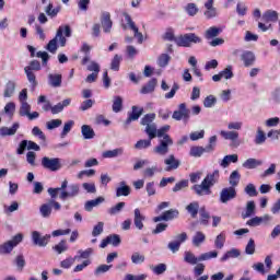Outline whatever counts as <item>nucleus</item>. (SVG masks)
<instances>
[{
    "mask_svg": "<svg viewBox=\"0 0 280 280\" xmlns=\"http://www.w3.org/2000/svg\"><path fill=\"white\" fill-rule=\"evenodd\" d=\"M47 192L50 198H59L60 200H69V198H75L80 195V185L71 184L69 180L63 179L61 186L57 188H48Z\"/></svg>",
    "mask_w": 280,
    "mask_h": 280,
    "instance_id": "1",
    "label": "nucleus"
},
{
    "mask_svg": "<svg viewBox=\"0 0 280 280\" xmlns=\"http://www.w3.org/2000/svg\"><path fill=\"white\" fill-rule=\"evenodd\" d=\"M220 180V171L215 170L212 173H209L201 184H196L191 187L192 191L197 196H211V188L213 185H218Z\"/></svg>",
    "mask_w": 280,
    "mask_h": 280,
    "instance_id": "2",
    "label": "nucleus"
},
{
    "mask_svg": "<svg viewBox=\"0 0 280 280\" xmlns=\"http://www.w3.org/2000/svg\"><path fill=\"white\" fill-rule=\"evenodd\" d=\"M242 126H244L242 121H230L228 124L230 131L221 130L220 135L225 141H231L233 148H237L240 147V142L237 141L240 139V132L237 130H242Z\"/></svg>",
    "mask_w": 280,
    "mask_h": 280,
    "instance_id": "3",
    "label": "nucleus"
},
{
    "mask_svg": "<svg viewBox=\"0 0 280 280\" xmlns=\"http://www.w3.org/2000/svg\"><path fill=\"white\" fill-rule=\"evenodd\" d=\"M191 43H194L195 45H198L199 43H202V38L196 35V33H188V34L179 35L175 39V44L178 47H191Z\"/></svg>",
    "mask_w": 280,
    "mask_h": 280,
    "instance_id": "4",
    "label": "nucleus"
},
{
    "mask_svg": "<svg viewBox=\"0 0 280 280\" xmlns=\"http://www.w3.org/2000/svg\"><path fill=\"white\" fill-rule=\"evenodd\" d=\"M23 242V234L19 233L13 236L10 241L4 242L0 245V255H10L14 250L15 246H19Z\"/></svg>",
    "mask_w": 280,
    "mask_h": 280,
    "instance_id": "5",
    "label": "nucleus"
},
{
    "mask_svg": "<svg viewBox=\"0 0 280 280\" xmlns=\"http://www.w3.org/2000/svg\"><path fill=\"white\" fill-rule=\"evenodd\" d=\"M171 145H174V140L170 136H164V139L160 140V145L155 147L153 152L160 156H165L170 152Z\"/></svg>",
    "mask_w": 280,
    "mask_h": 280,
    "instance_id": "6",
    "label": "nucleus"
},
{
    "mask_svg": "<svg viewBox=\"0 0 280 280\" xmlns=\"http://www.w3.org/2000/svg\"><path fill=\"white\" fill-rule=\"evenodd\" d=\"M58 40L61 47L67 45V37L61 36V31H57L56 36L47 44L46 49L50 54H56L58 51Z\"/></svg>",
    "mask_w": 280,
    "mask_h": 280,
    "instance_id": "7",
    "label": "nucleus"
},
{
    "mask_svg": "<svg viewBox=\"0 0 280 280\" xmlns=\"http://www.w3.org/2000/svg\"><path fill=\"white\" fill-rule=\"evenodd\" d=\"M42 166L44 170H49V172H58L62 167V164L58 158L44 156L42 159Z\"/></svg>",
    "mask_w": 280,
    "mask_h": 280,
    "instance_id": "8",
    "label": "nucleus"
},
{
    "mask_svg": "<svg viewBox=\"0 0 280 280\" xmlns=\"http://www.w3.org/2000/svg\"><path fill=\"white\" fill-rule=\"evenodd\" d=\"M31 237H32L33 244L42 248H45V246H47L49 244V241L51 240L50 234H46L42 236L40 232L38 231H33L31 233Z\"/></svg>",
    "mask_w": 280,
    "mask_h": 280,
    "instance_id": "9",
    "label": "nucleus"
},
{
    "mask_svg": "<svg viewBox=\"0 0 280 280\" xmlns=\"http://www.w3.org/2000/svg\"><path fill=\"white\" fill-rule=\"evenodd\" d=\"M234 198H237V190L233 186L223 188L220 192V202L222 205H226L230 200H234Z\"/></svg>",
    "mask_w": 280,
    "mask_h": 280,
    "instance_id": "10",
    "label": "nucleus"
},
{
    "mask_svg": "<svg viewBox=\"0 0 280 280\" xmlns=\"http://www.w3.org/2000/svg\"><path fill=\"white\" fill-rule=\"evenodd\" d=\"M141 115H143V107L132 106L128 118L124 121L125 128H128V126H130L132 121L139 120V117H141Z\"/></svg>",
    "mask_w": 280,
    "mask_h": 280,
    "instance_id": "11",
    "label": "nucleus"
},
{
    "mask_svg": "<svg viewBox=\"0 0 280 280\" xmlns=\"http://www.w3.org/2000/svg\"><path fill=\"white\" fill-rule=\"evenodd\" d=\"M177 209H170L164 211L161 215L154 217L153 222H170V220H174V218H178Z\"/></svg>",
    "mask_w": 280,
    "mask_h": 280,
    "instance_id": "12",
    "label": "nucleus"
},
{
    "mask_svg": "<svg viewBox=\"0 0 280 280\" xmlns=\"http://www.w3.org/2000/svg\"><path fill=\"white\" fill-rule=\"evenodd\" d=\"M175 121H180L182 119H189V109L187 104L182 103L178 105V110H175L172 116Z\"/></svg>",
    "mask_w": 280,
    "mask_h": 280,
    "instance_id": "13",
    "label": "nucleus"
},
{
    "mask_svg": "<svg viewBox=\"0 0 280 280\" xmlns=\"http://www.w3.org/2000/svg\"><path fill=\"white\" fill-rule=\"evenodd\" d=\"M164 165L165 172H172L174 170H178L182 165L180 160L176 159L174 154H170L165 160H164Z\"/></svg>",
    "mask_w": 280,
    "mask_h": 280,
    "instance_id": "14",
    "label": "nucleus"
},
{
    "mask_svg": "<svg viewBox=\"0 0 280 280\" xmlns=\"http://www.w3.org/2000/svg\"><path fill=\"white\" fill-rule=\"evenodd\" d=\"M205 152H213V145L208 144L206 148L203 147H191L189 151V155L192 156L194 159H200Z\"/></svg>",
    "mask_w": 280,
    "mask_h": 280,
    "instance_id": "15",
    "label": "nucleus"
},
{
    "mask_svg": "<svg viewBox=\"0 0 280 280\" xmlns=\"http://www.w3.org/2000/svg\"><path fill=\"white\" fill-rule=\"evenodd\" d=\"M101 24L105 34H110L113 30V20H110V13L103 12L101 15Z\"/></svg>",
    "mask_w": 280,
    "mask_h": 280,
    "instance_id": "16",
    "label": "nucleus"
},
{
    "mask_svg": "<svg viewBox=\"0 0 280 280\" xmlns=\"http://www.w3.org/2000/svg\"><path fill=\"white\" fill-rule=\"evenodd\" d=\"M143 222H145V215L141 214L139 208L135 209L133 224L138 231H143Z\"/></svg>",
    "mask_w": 280,
    "mask_h": 280,
    "instance_id": "17",
    "label": "nucleus"
},
{
    "mask_svg": "<svg viewBox=\"0 0 280 280\" xmlns=\"http://www.w3.org/2000/svg\"><path fill=\"white\" fill-rule=\"evenodd\" d=\"M19 128H21L19 122H14L12 127H1L0 135L1 137H14Z\"/></svg>",
    "mask_w": 280,
    "mask_h": 280,
    "instance_id": "18",
    "label": "nucleus"
},
{
    "mask_svg": "<svg viewBox=\"0 0 280 280\" xmlns=\"http://www.w3.org/2000/svg\"><path fill=\"white\" fill-rule=\"evenodd\" d=\"M48 84L49 86H52V89H58L62 86V74H48Z\"/></svg>",
    "mask_w": 280,
    "mask_h": 280,
    "instance_id": "19",
    "label": "nucleus"
},
{
    "mask_svg": "<svg viewBox=\"0 0 280 280\" xmlns=\"http://www.w3.org/2000/svg\"><path fill=\"white\" fill-rule=\"evenodd\" d=\"M264 23H277L279 21V13L277 11L268 10L262 14Z\"/></svg>",
    "mask_w": 280,
    "mask_h": 280,
    "instance_id": "20",
    "label": "nucleus"
},
{
    "mask_svg": "<svg viewBox=\"0 0 280 280\" xmlns=\"http://www.w3.org/2000/svg\"><path fill=\"white\" fill-rule=\"evenodd\" d=\"M241 60L244 62V67H253L255 65V54L245 51L241 55Z\"/></svg>",
    "mask_w": 280,
    "mask_h": 280,
    "instance_id": "21",
    "label": "nucleus"
},
{
    "mask_svg": "<svg viewBox=\"0 0 280 280\" xmlns=\"http://www.w3.org/2000/svg\"><path fill=\"white\" fill-rule=\"evenodd\" d=\"M16 91V82L13 80H10L5 83L3 97H12Z\"/></svg>",
    "mask_w": 280,
    "mask_h": 280,
    "instance_id": "22",
    "label": "nucleus"
},
{
    "mask_svg": "<svg viewBox=\"0 0 280 280\" xmlns=\"http://www.w3.org/2000/svg\"><path fill=\"white\" fill-rule=\"evenodd\" d=\"M106 199L104 197H97L96 199H92L85 202L84 205V209L85 211H93L94 207H100V205H102V202H104Z\"/></svg>",
    "mask_w": 280,
    "mask_h": 280,
    "instance_id": "23",
    "label": "nucleus"
},
{
    "mask_svg": "<svg viewBox=\"0 0 280 280\" xmlns=\"http://www.w3.org/2000/svg\"><path fill=\"white\" fill-rule=\"evenodd\" d=\"M130 196V186L126 185V182H120L119 187L116 188V197Z\"/></svg>",
    "mask_w": 280,
    "mask_h": 280,
    "instance_id": "24",
    "label": "nucleus"
},
{
    "mask_svg": "<svg viewBox=\"0 0 280 280\" xmlns=\"http://www.w3.org/2000/svg\"><path fill=\"white\" fill-rule=\"evenodd\" d=\"M221 32H222V30H220L218 26H212V27H209L208 30H206L203 36L207 40H211V38H218V36H220Z\"/></svg>",
    "mask_w": 280,
    "mask_h": 280,
    "instance_id": "25",
    "label": "nucleus"
},
{
    "mask_svg": "<svg viewBox=\"0 0 280 280\" xmlns=\"http://www.w3.org/2000/svg\"><path fill=\"white\" fill-rule=\"evenodd\" d=\"M81 135L83 139L86 140L95 139V130H93L89 125H83L81 127Z\"/></svg>",
    "mask_w": 280,
    "mask_h": 280,
    "instance_id": "26",
    "label": "nucleus"
},
{
    "mask_svg": "<svg viewBox=\"0 0 280 280\" xmlns=\"http://www.w3.org/2000/svg\"><path fill=\"white\" fill-rule=\"evenodd\" d=\"M184 261L186 264H189L190 266H196L197 264H200V256L196 257V255H194V253L185 252Z\"/></svg>",
    "mask_w": 280,
    "mask_h": 280,
    "instance_id": "27",
    "label": "nucleus"
},
{
    "mask_svg": "<svg viewBox=\"0 0 280 280\" xmlns=\"http://www.w3.org/2000/svg\"><path fill=\"white\" fill-rule=\"evenodd\" d=\"M71 104V98H66L62 101V103H58L57 105L51 107V114L58 115V113H62L65 110V107L69 106Z\"/></svg>",
    "mask_w": 280,
    "mask_h": 280,
    "instance_id": "28",
    "label": "nucleus"
},
{
    "mask_svg": "<svg viewBox=\"0 0 280 280\" xmlns=\"http://www.w3.org/2000/svg\"><path fill=\"white\" fill-rule=\"evenodd\" d=\"M121 154H124V149L121 148L107 150L103 152V159H117V156H121Z\"/></svg>",
    "mask_w": 280,
    "mask_h": 280,
    "instance_id": "29",
    "label": "nucleus"
},
{
    "mask_svg": "<svg viewBox=\"0 0 280 280\" xmlns=\"http://www.w3.org/2000/svg\"><path fill=\"white\" fill-rule=\"evenodd\" d=\"M262 163L264 162H261L260 160L250 158L243 163V167H245L246 170H255L259 167V165H262Z\"/></svg>",
    "mask_w": 280,
    "mask_h": 280,
    "instance_id": "30",
    "label": "nucleus"
},
{
    "mask_svg": "<svg viewBox=\"0 0 280 280\" xmlns=\"http://www.w3.org/2000/svg\"><path fill=\"white\" fill-rule=\"evenodd\" d=\"M242 255V253L240 252V249L237 248H232L230 250H228L222 257H221V261H228V259H236L237 257H240Z\"/></svg>",
    "mask_w": 280,
    "mask_h": 280,
    "instance_id": "31",
    "label": "nucleus"
},
{
    "mask_svg": "<svg viewBox=\"0 0 280 280\" xmlns=\"http://www.w3.org/2000/svg\"><path fill=\"white\" fill-rule=\"evenodd\" d=\"M205 240H207L205 233H202L201 231H197L192 236V244L198 248L201 244H205Z\"/></svg>",
    "mask_w": 280,
    "mask_h": 280,
    "instance_id": "32",
    "label": "nucleus"
},
{
    "mask_svg": "<svg viewBox=\"0 0 280 280\" xmlns=\"http://www.w3.org/2000/svg\"><path fill=\"white\" fill-rule=\"evenodd\" d=\"M237 161H238L237 154L225 155L221 161L220 165L221 167L226 168L229 167V165H231V163H237Z\"/></svg>",
    "mask_w": 280,
    "mask_h": 280,
    "instance_id": "33",
    "label": "nucleus"
},
{
    "mask_svg": "<svg viewBox=\"0 0 280 280\" xmlns=\"http://www.w3.org/2000/svg\"><path fill=\"white\" fill-rule=\"evenodd\" d=\"M155 88L156 79H151L147 85L142 86L140 93H142V95H148V93H154Z\"/></svg>",
    "mask_w": 280,
    "mask_h": 280,
    "instance_id": "34",
    "label": "nucleus"
},
{
    "mask_svg": "<svg viewBox=\"0 0 280 280\" xmlns=\"http://www.w3.org/2000/svg\"><path fill=\"white\" fill-rule=\"evenodd\" d=\"M122 16L125 18V21L128 25V27H130L133 32V36H137V34H139V27H137V25L135 24V22L132 21V18L130 16V14L124 12Z\"/></svg>",
    "mask_w": 280,
    "mask_h": 280,
    "instance_id": "35",
    "label": "nucleus"
},
{
    "mask_svg": "<svg viewBox=\"0 0 280 280\" xmlns=\"http://www.w3.org/2000/svg\"><path fill=\"white\" fill-rule=\"evenodd\" d=\"M156 119V114L154 113H151V114H147L144 115L142 118H141V126H152L154 125V120Z\"/></svg>",
    "mask_w": 280,
    "mask_h": 280,
    "instance_id": "36",
    "label": "nucleus"
},
{
    "mask_svg": "<svg viewBox=\"0 0 280 280\" xmlns=\"http://www.w3.org/2000/svg\"><path fill=\"white\" fill-rule=\"evenodd\" d=\"M112 108L114 113H121V109L124 108V98H121V96H115Z\"/></svg>",
    "mask_w": 280,
    "mask_h": 280,
    "instance_id": "37",
    "label": "nucleus"
},
{
    "mask_svg": "<svg viewBox=\"0 0 280 280\" xmlns=\"http://www.w3.org/2000/svg\"><path fill=\"white\" fill-rule=\"evenodd\" d=\"M255 209H256L255 201H248L246 203V212L242 213L243 220H246V218H250V215H254Z\"/></svg>",
    "mask_w": 280,
    "mask_h": 280,
    "instance_id": "38",
    "label": "nucleus"
},
{
    "mask_svg": "<svg viewBox=\"0 0 280 280\" xmlns=\"http://www.w3.org/2000/svg\"><path fill=\"white\" fill-rule=\"evenodd\" d=\"M32 110V105L27 102H22L20 109H19V115L20 117H27Z\"/></svg>",
    "mask_w": 280,
    "mask_h": 280,
    "instance_id": "39",
    "label": "nucleus"
},
{
    "mask_svg": "<svg viewBox=\"0 0 280 280\" xmlns=\"http://www.w3.org/2000/svg\"><path fill=\"white\" fill-rule=\"evenodd\" d=\"M15 112H16V104H14L13 102L7 103L3 109L4 115H8V117L12 119V117H14Z\"/></svg>",
    "mask_w": 280,
    "mask_h": 280,
    "instance_id": "40",
    "label": "nucleus"
},
{
    "mask_svg": "<svg viewBox=\"0 0 280 280\" xmlns=\"http://www.w3.org/2000/svg\"><path fill=\"white\" fill-rule=\"evenodd\" d=\"M39 213L42 218H49V215H51V203L49 201L43 203L39 208Z\"/></svg>",
    "mask_w": 280,
    "mask_h": 280,
    "instance_id": "41",
    "label": "nucleus"
},
{
    "mask_svg": "<svg viewBox=\"0 0 280 280\" xmlns=\"http://www.w3.org/2000/svg\"><path fill=\"white\" fill-rule=\"evenodd\" d=\"M124 207H126V202L124 201H120L116 206H113L112 208L108 209L109 215H117L118 213H121Z\"/></svg>",
    "mask_w": 280,
    "mask_h": 280,
    "instance_id": "42",
    "label": "nucleus"
},
{
    "mask_svg": "<svg viewBox=\"0 0 280 280\" xmlns=\"http://www.w3.org/2000/svg\"><path fill=\"white\" fill-rule=\"evenodd\" d=\"M110 268H113V265H100L94 270V275L95 277H102V275H106V272H108Z\"/></svg>",
    "mask_w": 280,
    "mask_h": 280,
    "instance_id": "43",
    "label": "nucleus"
},
{
    "mask_svg": "<svg viewBox=\"0 0 280 280\" xmlns=\"http://www.w3.org/2000/svg\"><path fill=\"white\" fill-rule=\"evenodd\" d=\"M198 209H200V205L198 203V201L191 202L186 207V210L188 211V213H190L192 218H196V215H198Z\"/></svg>",
    "mask_w": 280,
    "mask_h": 280,
    "instance_id": "44",
    "label": "nucleus"
},
{
    "mask_svg": "<svg viewBox=\"0 0 280 280\" xmlns=\"http://www.w3.org/2000/svg\"><path fill=\"white\" fill-rule=\"evenodd\" d=\"M24 72L26 73V78L30 84H32V86H38V81H36V74H34V72L30 70V68H24Z\"/></svg>",
    "mask_w": 280,
    "mask_h": 280,
    "instance_id": "45",
    "label": "nucleus"
},
{
    "mask_svg": "<svg viewBox=\"0 0 280 280\" xmlns=\"http://www.w3.org/2000/svg\"><path fill=\"white\" fill-rule=\"evenodd\" d=\"M226 242V235L224 233L219 234L214 240L215 248L222 250L224 248V243Z\"/></svg>",
    "mask_w": 280,
    "mask_h": 280,
    "instance_id": "46",
    "label": "nucleus"
},
{
    "mask_svg": "<svg viewBox=\"0 0 280 280\" xmlns=\"http://www.w3.org/2000/svg\"><path fill=\"white\" fill-rule=\"evenodd\" d=\"M156 124L149 125L145 127L144 132L148 135L149 139H156Z\"/></svg>",
    "mask_w": 280,
    "mask_h": 280,
    "instance_id": "47",
    "label": "nucleus"
},
{
    "mask_svg": "<svg viewBox=\"0 0 280 280\" xmlns=\"http://www.w3.org/2000/svg\"><path fill=\"white\" fill-rule=\"evenodd\" d=\"M215 104H218V98L215 96H213V95H208L203 100L205 108H213V106H215Z\"/></svg>",
    "mask_w": 280,
    "mask_h": 280,
    "instance_id": "48",
    "label": "nucleus"
},
{
    "mask_svg": "<svg viewBox=\"0 0 280 280\" xmlns=\"http://www.w3.org/2000/svg\"><path fill=\"white\" fill-rule=\"evenodd\" d=\"M240 172L237 171H233L230 175V179L229 183L232 187H237V185H240Z\"/></svg>",
    "mask_w": 280,
    "mask_h": 280,
    "instance_id": "49",
    "label": "nucleus"
},
{
    "mask_svg": "<svg viewBox=\"0 0 280 280\" xmlns=\"http://www.w3.org/2000/svg\"><path fill=\"white\" fill-rule=\"evenodd\" d=\"M245 194L249 196V198H255L259 196V192L257 191V187H255L253 184H248L245 189Z\"/></svg>",
    "mask_w": 280,
    "mask_h": 280,
    "instance_id": "50",
    "label": "nucleus"
},
{
    "mask_svg": "<svg viewBox=\"0 0 280 280\" xmlns=\"http://www.w3.org/2000/svg\"><path fill=\"white\" fill-rule=\"evenodd\" d=\"M215 257H218L217 250L207 252L199 256V261H209V259H215Z\"/></svg>",
    "mask_w": 280,
    "mask_h": 280,
    "instance_id": "51",
    "label": "nucleus"
},
{
    "mask_svg": "<svg viewBox=\"0 0 280 280\" xmlns=\"http://www.w3.org/2000/svg\"><path fill=\"white\" fill-rule=\"evenodd\" d=\"M170 60H172V57H170V55L167 54H162L159 58H158V65L159 67H167V65H170Z\"/></svg>",
    "mask_w": 280,
    "mask_h": 280,
    "instance_id": "52",
    "label": "nucleus"
},
{
    "mask_svg": "<svg viewBox=\"0 0 280 280\" xmlns=\"http://www.w3.org/2000/svg\"><path fill=\"white\" fill-rule=\"evenodd\" d=\"M131 261L132 264H136V265L143 264V261H145V256L139 252H135L131 255Z\"/></svg>",
    "mask_w": 280,
    "mask_h": 280,
    "instance_id": "53",
    "label": "nucleus"
},
{
    "mask_svg": "<svg viewBox=\"0 0 280 280\" xmlns=\"http://www.w3.org/2000/svg\"><path fill=\"white\" fill-rule=\"evenodd\" d=\"M150 145H152V140H150V139H148V140H139L135 144V149L136 150H145L147 148H150Z\"/></svg>",
    "mask_w": 280,
    "mask_h": 280,
    "instance_id": "54",
    "label": "nucleus"
},
{
    "mask_svg": "<svg viewBox=\"0 0 280 280\" xmlns=\"http://www.w3.org/2000/svg\"><path fill=\"white\" fill-rule=\"evenodd\" d=\"M67 241L62 240L60 243L54 246V250L58 253V255H62V253H66L68 250Z\"/></svg>",
    "mask_w": 280,
    "mask_h": 280,
    "instance_id": "55",
    "label": "nucleus"
},
{
    "mask_svg": "<svg viewBox=\"0 0 280 280\" xmlns=\"http://www.w3.org/2000/svg\"><path fill=\"white\" fill-rule=\"evenodd\" d=\"M62 126L61 119H52L46 122L47 130H55V128H60Z\"/></svg>",
    "mask_w": 280,
    "mask_h": 280,
    "instance_id": "56",
    "label": "nucleus"
},
{
    "mask_svg": "<svg viewBox=\"0 0 280 280\" xmlns=\"http://www.w3.org/2000/svg\"><path fill=\"white\" fill-rule=\"evenodd\" d=\"M219 73L221 75V79L224 78V80H231V78H233V67L228 66Z\"/></svg>",
    "mask_w": 280,
    "mask_h": 280,
    "instance_id": "57",
    "label": "nucleus"
},
{
    "mask_svg": "<svg viewBox=\"0 0 280 280\" xmlns=\"http://www.w3.org/2000/svg\"><path fill=\"white\" fill-rule=\"evenodd\" d=\"M119 65H121V56L115 55L110 62L112 71H119Z\"/></svg>",
    "mask_w": 280,
    "mask_h": 280,
    "instance_id": "58",
    "label": "nucleus"
},
{
    "mask_svg": "<svg viewBox=\"0 0 280 280\" xmlns=\"http://www.w3.org/2000/svg\"><path fill=\"white\" fill-rule=\"evenodd\" d=\"M185 11L189 16H196L198 14V5L196 3H188Z\"/></svg>",
    "mask_w": 280,
    "mask_h": 280,
    "instance_id": "59",
    "label": "nucleus"
},
{
    "mask_svg": "<svg viewBox=\"0 0 280 280\" xmlns=\"http://www.w3.org/2000/svg\"><path fill=\"white\" fill-rule=\"evenodd\" d=\"M265 142H266V133L264 132V130L258 128L255 143L256 145H261V143H265Z\"/></svg>",
    "mask_w": 280,
    "mask_h": 280,
    "instance_id": "60",
    "label": "nucleus"
},
{
    "mask_svg": "<svg viewBox=\"0 0 280 280\" xmlns=\"http://www.w3.org/2000/svg\"><path fill=\"white\" fill-rule=\"evenodd\" d=\"M75 259H78V256L66 258L60 262L61 268L69 269L73 264H75Z\"/></svg>",
    "mask_w": 280,
    "mask_h": 280,
    "instance_id": "61",
    "label": "nucleus"
},
{
    "mask_svg": "<svg viewBox=\"0 0 280 280\" xmlns=\"http://www.w3.org/2000/svg\"><path fill=\"white\" fill-rule=\"evenodd\" d=\"M107 240L112 246H119L121 244V237L118 234H112L107 236Z\"/></svg>",
    "mask_w": 280,
    "mask_h": 280,
    "instance_id": "62",
    "label": "nucleus"
},
{
    "mask_svg": "<svg viewBox=\"0 0 280 280\" xmlns=\"http://www.w3.org/2000/svg\"><path fill=\"white\" fill-rule=\"evenodd\" d=\"M188 186H189V180L187 179L180 180L175 184V186L173 187V191L174 194H176V191H180L182 189H185V187H188Z\"/></svg>",
    "mask_w": 280,
    "mask_h": 280,
    "instance_id": "63",
    "label": "nucleus"
},
{
    "mask_svg": "<svg viewBox=\"0 0 280 280\" xmlns=\"http://www.w3.org/2000/svg\"><path fill=\"white\" fill-rule=\"evenodd\" d=\"M246 255H255V240L249 238L246 247H245Z\"/></svg>",
    "mask_w": 280,
    "mask_h": 280,
    "instance_id": "64",
    "label": "nucleus"
}]
</instances>
